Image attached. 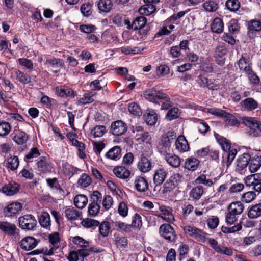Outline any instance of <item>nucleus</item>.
Returning a JSON list of instances; mask_svg holds the SVG:
<instances>
[{"mask_svg": "<svg viewBox=\"0 0 261 261\" xmlns=\"http://www.w3.org/2000/svg\"><path fill=\"white\" fill-rule=\"evenodd\" d=\"M120 50L122 53L125 55H130V54H140L143 50L142 49L138 47H132V46H127V47H122L120 48Z\"/></svg>", "mask_w": 261, "mask_h": 261, "instance_id": "09e8293b", "label": "nucleus"}, {"mask_svg": "<svg viewBox=\"0 0 261 261\" xmlns=\"http://www.w3.org/2000/svg\"><path fill=\"white\" fill-rule=\"evenodd\" d=\"M22 209V205L19 202H14L9 204L4 210L5 215L7 217H12L18 213Z\"/></svg>", "mask_w": 261, "mask_h": 261, "instance_id": "2eb2a0df", "label": "nucleus"}, {"mask_svg": "<svg viewBox=\"0 0 261 261\" xmlns=\"http://www.w3.org/2000/svg\"><path fill=\"white\" fill-rule=\"evenodd\" d=\"M113 226L115 229L119 231H124L125 232H129L131 229L130 225L120 221L114 222Z\"/></svg>", "mask_w": 261, "mask_h": 261, "instance_id": "8fccbe9b", "label": "nucleus"}, {"mask_svg": "<svg viewBox=\"0 0 261 261\" xmlns=\"http://www.w3.org/2000/svg\"><path fill=\"white\" fill-rule=\"evenodd\" d=\"M243 210V204L239 201L231 203L228 207V211L237 215L241 214Z\"/></svg>", "mask_w": 261, "mask_h": 261, "instance_id": "c9c22d12", "label": "nucleus"}, {"mask_svg": "<svg viewBox=\"0 0 261 261\" xmlns=\"http://www.w3.org/2000/svg\"><path fill=\"white\" fill-rule=\"evenodd\" d=\"M72 242L76 245L79 246L82 248L81 249H88V252H93L96 253H100L103 251L102 249H97L94 247H90L89 242L88 241L84 240L83 238L80 236H75L72 238Z\"/></svg>", "mask_w": 261, "mask_h": 261, "instance_id": "6e6552de", "label": "nucleus"}, {"mask_svg": "<svg viewBox=\"0 0 261 261\" xmlns=\"http://www.w3.org/2000/svg\"><path fill=\"white\" fill-rule=\"evenodd\" d=\"M121 149L118 146H116L110 149L106 153V157L111 160H117L121 157Z\"/></svg>", "mask_w": 261, "mask_h": 261, "instance_id": "7c9ffc66", "label": "nucleus"}, {"mask_svg": "<svg viewBox=\"0 0 261 261\" xmlns=\"http://www.w3.org/2000/svg\"><path fill=\"white\" fill-rule=\"evenodd\" d=\"M20 227L23 229L33 230L37 225V221L32 215H25L19 218Z\"/></svg>", "mask_w": 261, "mask_h": 261, "instance_id": "0eeeda50", "label": "nucleus"}, {"mask_svg": "<svg viewBox=\"0 0 261 261\" xmlns=\"http://www.w3.org/2000/svg\"><path fill=\"white\" fill-rule=\"evenodd\" d=\"M171 143L167 138H162L158 147V151L162 156L171 152Z\"/></svg>", "mask_w": 261, "mask_h": 261, "instance_id": "a211bd4d", "label": "nucleus"}, {"mask_svg": "<svg viewBox=\"0 0 261 261\" xmlns=\"http://www.w3.org/2000/svg\"><path fill=\"white\" fill-rule=\"evenodd\" d=\"M248 216L250 219H256L261 216V203L251 206L248 212Z\"/></svg>", "mask_w": 261, "mask_h": 261, "instance_id": "cd10ccee", "label": "nucleus"}, {"mask_svg": "<svg viewBox=\"0 0 261 261\" xmlns=\"http://www.w3.org/2000/svg\"><path fill=\"white\" fill-rule=\"evenodd\" d=\"M182 177L178 173L171 176L163 185V193L172 191L181 181Z\"/></svg>", "mask_w": 261, "mask_h": 261, "instance_id": "423d86ee", "label": "nucleus"}, {"mask_svg": "<svg viewBox=\"0 0 261 261\" xmlns=\"http://www.w3.org/2000/svg\"><path fill=\"white\" fill-rule=\"evenodd\" d=\"M65 216L69 220H75L78 219H81V213L74 209L73 207H69L65 210Z\"/></svg>", "mask_w": 261, "mask_h": 261, "instance_id": "c85d7f7f", "label": "nucleus"}, {"mask_svg": "<svg viewBox=\"0 0 261 261\" xmlns=\"http://www.w3.org/2000/svg\"><path fill=\"white\" fill-rule=\"evenodd\" d=\"M113 171L116 177L122 179H127L130 174V171L124 166L116 167L113 169Z\"/></svg>", "mask_w": 261, "mask_h": 261, "instance_id": "b1692460", "label": "nucleus"}, {"mask_svg": "<svg viewBox=\"0 0 261 261\" xmlns=\"http://www.w3.org/2000/svg\"><path fill=\"white\" fill-rule=\"evenodd\" d=\"M250 160V155L247 153H243L239 156L237 160L236 170L242 173V171L248 165Z\"/></svg>", "mask_w": 261, "mask_h": 261, "instance_id": "dca6fc26", "label": "nucleus"}, {"mask_svg": "<svg viewBox=\"0 0 261 261\" xmlns=\"http://www.w3.org/2000/svg\"><path fill=\"white\" fill-rule=\"evenodd\" d=\"M146 18L144 16L136 17L134 20L131 27L128 26V29H133L135 30L143 28L146 23Z\"/></svg>", "mask_w": 261, "mask_h": 261, "instance_id": "473e14b6", "label": "nucleus"}, {"mask_svg": "<svg viewBox=\"0 0 261 261\" xmlns=\"http://www.w3.org/2000/svg\"><path fill=\"white\" fill-rule=\"evenodd\" d=\"M176 148L179 152H184L189 149V144L185 137L183 136H179L175 142Z\"/></svg>", "mask_w": 261, "mask_h": 261, "instance_id": "393cba45", "label": "nucleus"}, {"mask_svg": "<svg viewBox=\"0 0 261 261\" xmlns=\"http://www.w3.org/2000/svg\"><path fill=\"white\" fill-rule=\"evenodd\" d=\"M196 181L199 184H203L204 185L208 187H211L213 184L212 180L210 179H206V175L204 174H202L200 175L196 179Z\"/></svg>", "mask_w": 261, "mask_h": 261, "instance_id": "e2e57ef3", "label": "nucleus"}, {"mask_svg": "<svg viewBox=\"0 0 261 261\" xmlns=\"http://www.w3.org/2000/svg\"><path fill=\"white\" fill-rule=\"evenodd\" d=\"M39 222L44 228H48L50 226V215L46 212L41 213L39 219Z\"/></svg>", "mask_w": 261, "mask_h": 261, "instance_id": "c03bdc74", "label": "nucleus"}, {"mask_svg": "<svg viewBox=\"0 0 261 261\" xmlns=\"http://www.w3.org/2000/svg\"><path fill=\"white\" fill-rule=\"evenodd\" d=\"M160 235L169 242H175L176 234L174 228L168 224L162 225L159 228Z\"/></svg>", "mask_w": 261, "mask_h": 261, "instance_id": "39448f33", "label": "nucleus"}, {"mask_svg": "<svg viewBox=\"0 0 261 261\" xmlns=\"http://www.w3.org/2000/svg\"><path fill=\"white\" fill-rule=\"evenodd\" d=\"M144 95L146 99L151 102L154 103L161 102V109L162 110H167L171 106L169 98L162 92L151 89L146 91Z\"/></svg>", "mask_w": 261, "mask_h": 261, "instance_id": "f257e3e1", "label": "nucleus"}, {"mask_svg": "<svg viewBox=\"0 0 261 261\" xmlns=\"http://www.w3.org/2000/svg\"><path fill=\"white\" fill-rule=\"evenodd\" d=\"M225 6L230 11H236L240 7V3L238 0H227Z\"/></svg>", "mask_w": 261, "mask_h": 261, "instance_id": "13d9d810", "label": "nucleus"}, {"mask_svg": "<svg viewBox=\"0 0 261 261\" xmlns=\"http://www.w3.org/2000/svg\"><path fill=\"white\" fill-rule=\"evenodd\" d=\"M226 124L229 126H236L240 124V122L232 115L226 112L224 116Z\"/></svg>", "mask_w": 261, "mask_h": 261, "instance_id": "de8ad7c7", "label": "nucleus"}, {"mask_svg": "<svg viewBox=\"0 0 261 261\" xmlns=\"http://www.w3.org/2000/svg\"><path fill=\"white\" fill-rule=\"evenodd\" d=\"M93 94L92 92H88L85 93L82 97L80 98L78 100L79 104L85 105L90 103L93 101L94 99L92 97Z\"/></svg>", "mask_w": 261, "mask_h": 261, "instance_id": "5fc2aeb1", "label": "nucleus"}, {"mask_svg": "<svg viewBox=\"0 0 261 261\" xmlns=\"http://www.w3.org/2000/svg\"><path fill=\"white\" fill-rule=\"evenodd\" d=\"M13 139L17 144L22 145L26 143L28 139V136L24 132L18 131L16 133Z\"/></svg>", "mask_w": 261, "mask_h": 261, "instance_id": "4c0bfd02", "label": "nucleus"}, {"mask_svg": "<svg viewBox=\"0 0 261 261\" xmlns=\"http://www.w3.org/2000/svg\"><path fill=\"white\" fill-rule=\"evenodd\" d=\"M19 163V159L17 156H11L8 159L7 167L12 170H15L18 168Z\"/></svg>", "mask_w": 261, "mask_h": 261, "instance_id": "603ef678", "label": "nucleus"}, {"mask_svg": "<svg viewBox=\"0 0 261 261\" xmlns=\"http://www.w3.org/2000/svg\"><path fill=\"white\" fill-rule=\"evenodd\" d=\"M100 205L99 203L91 202L88 206L89 214L92 216H96L99 212Z\"/></svg>", "mask_w": 261, "mask_h": 261, "instance_id": "4d7b16f0", "label": "nucleus"}, {"mask_svg": "<svg viewBox=\"0 0 261 261\" xmlns=\"http://www.w3.org/2000/svg\"><path fill=\"white\" fill-rule=\"evenodd\" d=\"M248 35L250 38H254L255 32L261 31V21L256 20H251L248 25Z\"/></svg>", "mask_w": 261, "mask_h": 261, "instance_id": "f3484780", "label": "nucleus"}, {"mask_svg": "<svg viewBox=\"0 0 261 261\" xmlns=\"http://www.w3.org/2000/svg\"><path fill=\"white\" fill-rule=\"evenodd\" d=\"M238 65L240 70H243L245 72H250L251 63L247 54L242 55L238 62Z\"/></svg>", "mask_w": 261, "mask_h": 261, "instance_id": "aec40b11", "label": "nucleus"}, {"mask_svg": "<svg viewBox=\"0 0 261 261\" xmlns=\"http://www.w3.org/2000/svg\"><path fill=\"white\" fill-rule=\"evenodd\" d=\"M62 170L64 174L69 177H71L75 173L80 170L77 168L75 167L70 164L65 163L63 165Z\"/></svg>", "mask_w": 261, "mask_h": 261, "instance_id": "a18cd8bd", "label": "nucleus"}, {"mask_svg": "<svg viewBox=\"0 0 261 261\" xmlns=\"http://www.w3.org/2000/svg\"><path fill=\"white\" fill-rule=\"evenodd\" d=\"M178 111L177 108L174 107L171 109L166 114V119L170 121L177 118L178 117Z\"/></svg>", "mask_w": 261, "mask_h": 261, "instance_id": "774afa93", "label": "nucleus"}, {"mask_svg": "<svg viewBox=\"0 0 261 261\" xmlns=\"http://www.w3.org/2000/svg\"><path fill=\"white\" fill-rule=\"evenodd\" d=\"M92 182L91 177L85 173L82 174L78 180V184L82 187H87Z\"/></svg>", "mask_w": 261, "mask_h": 261, "instance_id": "3c124183", "label": "nucleus"}, {"mask_svg": "<svg viewBox=\"0 0 261 261\" xmlns=\"http://www.w3.org/2000/svg\"><path fill=\"white\" fill-rule=\"evenodd\" d=\"M144 118L147 124L153 125L158 120V116L154 110H147L144 114Z\"/></svg>", "mask_w": 261, "mask_h": 261, "instance_id": "a878e982", "label": "nucleus"}, {"mask_svg": "<svg viewBox=\"0 0 261 261\" xmlns=\"http://www.w3.org/2000/svg\"><path fill=\"white\" fill-rule=\"evenodd\" d=\"M134 132L136 133V140L139 143H149L151 139V136L149 133L144 130L141 126L136 127Z\"/></svg>", "mask_w": 261, "mask_h": 261, "instance_id": "9b49d317", "label": "nucleus"}, {"mask_svg": "<svg viewBox=\"0 0 261 261\" xmlns=\"http://www.w3.org/2000/svg\"><path fill=\"white\" fill-rule=\"evenodd\" d=\"M81 224L84 227L89 228L93 226H98L99 222L96 220L87 218L84 219Z\"/></svg>", "mask_w": 261, "mask_h": 261, "instance_id": "052dcab7", "label": "nucleus"}, {"mask_svg": "<svg viewBox=\"0 0 261 261\" xmlns=\"http://www.w3.org/2000/svg\"><path fill=\"white\" fill-rule=\"evenodd\" d=\"M129 112L135 116H139L141 114V110L138 105L135 102L130 103L128 107Z\"/></svg>", "mask_w": 261, "mask_h": 261, "instance_id": "bf43d9fd", "label": "nucleus"}, {"mask_svg": "<svg viewBox=\"0 0 261 261\" xmlns=\"http://www.w3.org/2000/svg\"><path fill=\"white\" fill-rule=\"evenodd\" d=\"M242 123L249 128L247 134L253 137L261 136V121L252 117H243Z\"/></svg>", "mask_w": 261, "mask_h": 261, "instance_id": "f03ea898", "label": "nucleus"}, {"mask_svg": "<svg viewBox=\"0 0 261 261\" xmlns=\"http://www.w3.org/2000/svg\"><path fill=\"white\" fill-rule=\"evenodd\" d=\"M199 161L195 158H189L185 162V168L189 170H195L199 164Z\"/></svg>", "mask_w": 261, "mask_h": 261, "instance_id": "72a5a7b5", "label": "nucleus"}, {"mask_svg": "<svg viewBox=\"0 0 261 261\" xmlns=\"http://www.w3.org/2000/svg\"><path fill=\"white\" fill-rule=\"evenodd\" d=\"M38 170L43 173L49 172L51 170V166L47 163L46 158L41 156L37 163Z\"/></svg>", "mask_w": 261, "mask_h": 261, "instance_id": "2f4dec72", "label": "nucleus"}, {"mask_svg": "<svg viewBox=\"0 0 261 261\" xmlns=\"http://www.w3.org/2000/svg\"><path fill=\"white\" fill-rule=\"evenodd\" d=\"M183 230L186 234L195 239L197 241L201 242L206 240V233L194 226L186 225L183 227Z\"/></svg>", "mask_w": 261, "mask_h": 261, "instance_id": "7ed1b4c3", "label": "nucleus"}, {"mask_svg": "<svg viewBox=\"0 0 261 261\" xmlns=\"http://www.w3.org/2000/svg\"><path fill=\"white\" fill-rule=\"evenodd\" d=\"M15 75L16 80L23 84L29 83L31 81V77L20 70H15Z\"/></svg>", "mask_w": 261, "mask_h": 261, "instance_id": "58836bf2", "label": "nucleus"}, {"mask_svg": "<svg viewBox=\"0 0 261 261\" xmlns=\"http://www.w3.org/2000/svg\"><path fill=\"white\" fill-rule=\"evenodd\" d=\"M245 109L248 111H252L258 106V103L252 98H247L243 101Z\"/></svg>", "mask_w": 261, "mask_h": 261, "instance_id": "37998d69", "label": "nucleus"}, {"mask_svg": "<svg viewBox=\"0 0 261 261\" xmlns=\"http://www.w3.org/2000/svg\"><path fill=\"white\" fill-rule=\"evenodd\" d=\"M256 194L253 191H249L244 193L242 197V200L245 203L252 201L256 197Z\"/></svg>", "mask_w": 261, "mask_h": 261, "instance_id": "0e129e2a", "label": "nucleus"}, {"mask_svg": "<svg viewBox=\"0 0 261 261\" xmlns=\"http://www.w3.org/2000/svg\"><path fill=\"white\" fill-rule=\"evenodd\" d=\"M56 92L61 97H64V96H71L74 94V92L71 89L62 87H56Z\"/></svg>", "mask_w": 261, "mask_h": 261, "instance_id": "49530a36", "label": "nucleus"}, {"mask_svg": "<svg viewBox=\"0 0 261 261\" xmlns=\"http://www.w3.org/2000/svg\"><path fill=\"white\" fill-rule=\"evenodd\" d=\"M204 192V190L201 186H197L193 188L190 192V196L194 200L199 199Z\"/></svg>", "mask_w": 261, "mask_h": 261, "instance_id": "a19ab883", "label": "nucleus"}, {"mask_svg": "<svg viewBox=\"0 0 261 261\" xmlns=\"http://www.w3.org/2000/svg\"><path fill=\"white\" fill-rule=\"evenodd\" d=\"M49 245V250L47 253L49 255H51L54 253V251L59 247L60 245V238L59 234L58 232H54L50 234L48 236Z\"/></svg>", "mask_w": 261, "mask_h": 261, "instance_id": "4468645a", "label": "nucleus"}, {"mask_svg": "<svg viewBox=\"0 0 261 261\" xmlns=\"http://www.w3.org/2000/svg\"><path fill=\"white\" fill-rule=\"evenodd\" d=\"M110 225L108 221H103L99 225V231L103 237H107L110 230Z\"/></svg>", "mask_w": 261, "mask_h": 261, "instance_id": "864d4df0", "label": "nucleus"}, {"mask_svg": "<svg viewBox=\"0 0 261 261\" xmlns=\"http://www.w3.org/2000/svg\"><path fill=\"white\" fill-rule=\"evenodd\" d=\"M249 169L252 173L256 172L261 166V156L250 157L249 162Z\"/></svg>", "mask_w": 261, "mask_h": 261, "instance_id": "c756f323", "label": "nucleus"}, {"mask_svg": "<svg viewBox=\"0 0 261 261\" xmlns=\"http://www.w3.org/2000/svg\"><path fill=\"white\" fill-rule=\"evenodd\" d=\"M11 130V126L9 123L3 122L0 123V136L8 135Z\"/></svg>", "mask_w": 261, "mask_h": 261, "instance_id": "69168bd1", "label": "nucleus"}, {"mask_svg": "<svg viewBox=\"0 0 261 261\" xmlns=\"http://www.w3.org/2000/svg\"><path fill=\"white\" fill-rule=\"evenodd\" d=\"M156 204L161 212V217L168 222H173L174 221V217L172 214V208L168 206L161 205L159 203H156Z\"/></svg>", "mask_w": 261, "mask_h": 261, "instance_id": "9d476101", "label": "nucleus"}, {"mask_svg": "<svg viewBox=\"0 0 261 261\" xmlns=\"http://www.w3.org/2000/svg\"><path fill=\"white\" fill-rule=\"evenodd\" d=\"M89 255L88 249H78L71 251L68 255V259L69 261H77L80 258L83 259Z\"/></svg>", "mask_w": 261, "mask_h": 261, "instance_id": "6ab92c4d", "label": "nucleus"}, {"mask_svg": "<svg viewBox=\"0 0 261 261\" xmlns=\"http://www.w3.org/2000/svg\"><path fill=\"white\" fill-rule=\"evenodd\" d=\"M113 3L111 0H100L98 7L100 11L109 12L112 8Z\"/></svg>", "mask_w": 261, "mask_h": 261, "instance_id": "79ce46f5", "label": "nucleus"}, {"mask_svg": "<svg viewBox=\"0 0 261 261\" xmlns=\"http://www.w3.org/2000/svg\"><path fill=\"white\" fill-rule=\"evenodd\" d=\"M203 7L208 12H214L218 9V4L214 1L206 2L203 4Z\"/></svg>", "mask_w": 261, "mask_h": 261, "instance_id": "680f3d73", "label": "nucleus"}, {"mask_svg": "<svg viewBox=\"0 0 261 261\" xmlns=\"http://www.w3.org/2000/svg\"><path fill=\"white\" fill-rule=\"evenodd\" d=\"M0 230L7 235L14 236L16 240L20 239V230L14 224L7 221L0 222Z\"/></svg>", "mask_w": 261, "mask_h": 261, "instance_id": "20e7f679", "label": "nucleus"}, {"mask_svg": "<svg viewBox=\"0 0 261 261\" xmlns=\"http://www.w3.org/2000/svg\"><path fill=\"white\" fill-rule=\"evenodd\" d=\"M168 172L163 168H159L154 171L153 182L156 186L161 185L167 177Z\"/></svg>", "mask_w": 261, "mask_h": 261, "instance_id": "ddd939ff", "label": "nucleus"}, {"mask_svg": "<svg viewBox=\"0 0 261 261\" xmlns=\"http://www.w3.org/2000/svg\"><path fill=\"white\" fill-rule=\"evenodd\" d=\"M156 10L155 7L152 4L146 3L141 7L139 12L141 15H149L154 12Z\"/></svg>", "mask_w": 261, "mask_h": 261, "instance_id": "ea45409f", "label": "nucleus"}, {"mask_svg": "<svg viewBox=\"0 0 261 261\" xmlns=\"http://www.w3.org/2000/svg\"><path fill=\"white\" fill-rule=\"evenodd\" d=\"M19 185L15 182H11L6 185L2 189L3 193L8 196H12L18 192Z\"/></svg>", "mask_w": 261, "mask_h": 261, "instance_id": "412c9836", "label": "nucleus"}, {"mask_svg": "<svg viewBox=\"0 0 261 261\" xmlns=\"http://www.w3.org/2000/svg\"><path fill=\"white\" fill-rule=\"evenodd\" d=\"M135 187L136 190L140 192L146 191L148 188L146 180L141 176L136 177L134 180Z\"/></svg>", "mask_w": 261, "mask_h": 261, "instance_id": "5701e85b", "label": "nucleus"}, {"mask_svg": "<svg viewBox=\"0 0 261 261\" xmlns=\"http://www.w3.org/2000/svg\"><path fill=\"white\" fill-rule=\"evenodd\" d=\"M38 242L33 237H26L19 242L20 248L25 251L34 249L37 245Z\"/></svg>", "mask_w": 261, "mask_h": 261, "instance_id": "f8f14e48", "label": "nucleus"}, {"mask_svg": "<svg viewBox=\"0 0 261 261\" xmlns=\"http://www.w3.org/2000/svg\"><path fill=\"white\" fill-rule=\"evenodd\" d=\"M127 129V125L124 122L121 120H117L112 123L110 132L114 136H119L124 134Z\"/></svg>", "mask_w": 261, "mask_h": 261, "instance_id": "1a4fd4ad", "label": "nucleus"}, {"mask_svg": "<svg viewBox=\"0 0 261 261\" xmlns=\"http://www.w3.org/2000/svg\"><path fill=\"white\" fill-rule=\"evenodd\" d=\"M224 24L221 19L217 17L215 18L211 25L212 31L216 33H220L223 31Z\"/></svg>", "mask_w": 261, "mask_h": 261, "instance_id": "e433bc0d", "label": "nucleus"}, {"mask_svg": "<svg viewBox=\"0 0 261 261\" xmlns=\"http://www.w3.org/2000/svg\"><path fill=\"white\" fill-rule=\"evenodd\" d=\"M258 178H259V175L257 174H253L247 176L245 180L246 186L253 188L254 184L255 183Z\"/></svg>", "mask_w": 261, "mask_h": 261, "instance_id": "338daca9", "label": "nucleus"}, {"mask_svg": "<svg viewBox=\"0 0 261 261\" xmlns=\"http://www.w3.org/2000/svg\"><path fill=\"white\" fill-rule=\"evenodd\" d=\"M138 168L142 172H147L151 168V163L145 156H142L138 162Z\"/></svg>", "mask_w": 261, "mask_h": 261, "instance_id": "bb28decb", "label": "nucleus"}, {"mask_svg": "<svg viewBox=\"0 0 261 261\" xmlns=\"http://www.w3.org/2000/svg\"><path fill=\"white\" fill-rule=\"evenodd\" d=\"M106 132V127L103 125H97L91 130L94 138L101 137Z\"/></svg>", "mask_w": 261, "mask_h": 261, "instance_id": "6e6d98bb", "label": "nucleus"}, {"mask_svg": "<svg viewBox=\"0 0 261 261\" xmlns=\"http://www.w3.org/2000/svg\"><path fill=\"white\" fill-rule=\"evenodd\" d=\"M163 156L164 159L171 167L177 168L180 166L181 160L180 158L177 155L170 152Z\"/></svg>", "mask_w": 261, "mask_h": 261, "instance_id": "4be33fe9", "label": "nucleus"}, {"mask_svg": "<svg viewBox=\"0 0 261 261\" xmlns=\"http://www.w3.org/2000/svg\"><path fill=\"white\" fill-rule=\"evenodd\" d=\"M88 202L87 197L84 195H77L74 199V204L79 208L82 209Z\"/></svg>", "mask_w": 261, "mask_h": 261, "instance_id": "f704fd0d", "label": "nucleus"}]
</instances>
